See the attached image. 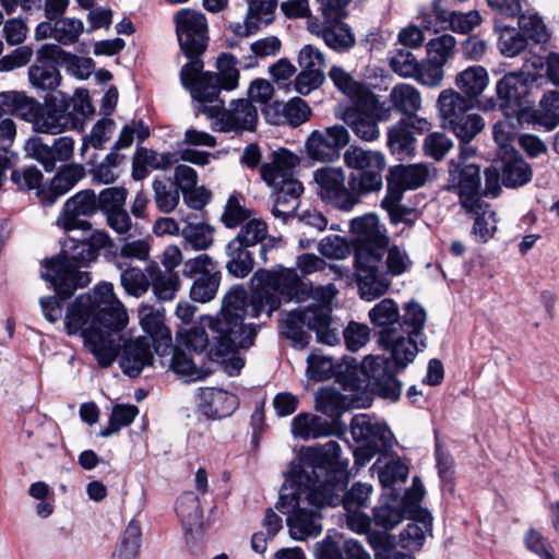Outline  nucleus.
I'll list each match as a JSON object with an SVG mask.
<instances>
[{
	"instance_id": "obj_1",
	"label": "nucleus",
	"mask_w": 559,
	"mask_h": 559,
	"mask_svg": "<svg viewBox=\"0 0 559 559\" xmlns=\"http://www.w3.org/2000/svg\"><path fill=\"white\" fill-rule=\"evenodd\" d=\"M251 282L254 290L250 299L243 286H233L223 298L222 316L204 318V324L215 340L211 349L213 355H228L238 348L252 346L258 326L243 323L245 319L255 318L264 312L270 318L282 302L297 297L301 286L296 271L282 266L258 270Z\"/></svg>"
},
{
	"instance_id": "obj_2",
	"label": "nucleus",
	"mask_w": 559,
	"mask_h": 559,
	"mask_svg": "<svg viewBox=\"0 0 559 559\" xmlns=\"http://www.w3.org/2000/svg\"><path fill=\"white\" fill-rule=\"evenodd\" d=\"M128 313L114 294L110 283L97 285L92 294L78 296L67 308L64 330L80 335L85 347L100 367H109L122 346L121 331L128 323Z\"/></svg>"
},
{
	"instance_id": "obj_3",
	"label": "nucleus",
	"mask_w": 559,
	"mask_h": 559,
	"mask_svg": "<svg viewBox=\"0 0 559 559\" xmlns=\"http://www.w3.org/2000/svg\"><path fill=\"white\" fill-rule=\"evenodd\" d=\"M237 63L234 55H219L216 61L217 72H206L189 88L192 98L198 103L199 112L216 119L219 130L224 132L252 130L258 119V110L250 100H233L230 108L226 109L225 102L219 98L222 90L234 91L238 87L240 73Z\"/></svg>"
},
{
	"instance_id": "obj_4",
	"label": "nucleus",
	"mask_w": 559,
	"mask_h": 559,
	"mask_svg": "<svg viewBox=\"0 0 559 559\" xmlns=\"http://www.w3.org/2000/svg\"><path fill=\"white\" fill-rule=\"evenodd\" d=\"M95 261L84 240L68 238L62 252L43 263L41 277L49 282L58 297L48 296L39 299L43 314L47 321L55 323L62 318L63 308L59 299L70 298L76 289L84 288L91 282L90 273L81 267Z\"/></svg>"
},
{
	"instance_id": "obj_5",
	"label": "nucleus",
	"mask_w": 559,
	"mask_h": 559,
	"mask_svg": "<svg viewBox=\"0 0 559 559\" xmlns=\"http://www.w3.org/2000/svg\"><path fill=\"white\" fill-rule=\"evenodd\" d=\"M341 487L326 486L323 489L311 487L304 483L296 484L295 479L287 477L284 483L277 510L287 515L289 535L296 540H306L317 537L322 532L321 515L308 506L316 508L338 506L341 501Z\"/></svg>"
},
{
	"instance_id": "obj_6",
	"label": "nucleus",
	"mask_w": 559,
	"mask_h": 559,
	"mask_svg": "<svg viewBox=\"0 0 559 559\" xmlns=\"http://www.w3.org/2000/svg\"><path fill=\"white\" fill-rule=\"evenodd\" d=\"M426 321L427 313L424 307L412 301L404 307L401 328L380 330L378 342L389 354L384 360L388 365H393L396 371L406 368L417 354L427 347L424 333Z\"/></svg>"
},
{
	"instance_id": "obj_7",
	"label": "nucleus",
	"mask_w": 559,
	"mask_h": 559,
	"mask_svg": "<svg viewBox=\"0 0 559 559\" xmlns=\"http://www.w3.org/2000/svg\"><path fill=\"white\" fill-rule=\"evenodd\" d=\"M174 21L181 50L191 61L182 67L180 80L186 88H190L203 72V62L199 59L207 47V22L203 13L191 9L178 11Z\"/></svg>"
},
{
	"instance_id": "obj_8",
	"label": "nucleus",
	"mask_w": 559,
	"mask_h": 559,
	"mask_svg": "<svg viewBox=\"0 0 559 559\" xmlns=\"http://www.w3.org/2000/svg\"><path fill=\"white\" fill-rule=\"evenodd\" d=\"M347 466L348 460L342 457L341 445L329 441L320 448L309 449L301 462L292 465L288 477L296 484L323 489L330 481L341 479L340 472Z\"/></svg>"
},
{
	"instance_id": "obj_9",
	"label": "nucleus",
	"mask_w": 559,
	"mask_h": 559,
	"mask_svg": "<svg viewBox=\"0 0 559 559\" xmlns=\"http://www.w3.org/2000/svg\"><path fill=\"white\" fill-rule=\"evenodd\" d=\"M328 312L329 310L324 308L290 311L282 319V333L301 348L309 344L310 331L316 332L318 342L333 345L338 342V333L328 326Z\"/></svg>"
},
{
	"instance_id": "obj_10",
	"label": "nucleus",
	"mask_w": 559,
	"mask_h": 559,
	"mask_svg": "<svg viewBox=\"0 0 559 559\" xmlns=\"http://www.w3.org/2000/svg\"><path fill=\"white\" fill-rule=\"evenodd\" d=\"M313 182L319 198L341 211H352L360 202L361 193L342 167L324 166L313 171Z\"/></svg>"
},
{
	"instance_id": "obj_11",
	"label": "nucleus",
	"mask_w": 559,
	"mask_h": 559,
	"mask_svg": "<svg viewBox=\"0 0 559 559\" xmlns=\"http://www.w3.org/2000/svg\"><path fill=\"white\" fill-rule=\"evenodd\" d=\"M343 157L344 164L349 169L359 171V174H352L350 177L352 183L356 185L361 195L377 192L382 188V174L386 165L383 153L350 145Z\"/></svg>"
},
{
	"instance_id": "obj_12",
	"label": "nucleus",
	"mask_w": 559,
	"mask_h": 559,
	"mask_svg": "<svg viewBox=\"0 0 559 559\" xmlns=\"http://www.w3.org/2000/svg\"><path fill=\"white\" fill-rule=\"evenodd\" d=\"M370 105L361 102L347 107L343 112V121L354 134L365 142H373L380 138L379 122L391 118L392 108L380 100L378 95L371 96Z\"/></svg>"
},
{
	"instance_id": "obj_13",
	"label": "nucleus",
	"mask_w": 559,
	"mask_h": 559,
	"mask_svg": "<svg viewBox=\"0 0 559 559\" xmlns=\"http://www.w3.org/2000/svg\"><path fill=\"white\" fill-rule=\"evenodd\" d=\"M382 252H373L368 248L356 250V282L360 298L371 301L382 296L390 282L382 265Z\"/></svg>"
},
{
	"instance_id": "obj_14",
	"label": "nucleus",
	"mask_w": 559,
	"mask_h": 559,
	"mask_svg": "<svg viewBox=\"0 0 559 559\" xmlns=\"http://www.w3.org/2000/svg\"><path fill=\"white\" fill-rule=\"evenodd\" d=\"M299 164V157L282 148L271 154V160L260 167L262 180L274 191L288 193L289 197H300L304 187L294 177V169Z\"/></svg>"
},
{
	"instance_id": "obj_15",
	"label": "nucleus",
	"mask_w": 559,
	"mask_h": 559,
	"mask_svg": "<svg viewBox=\"0 0 559 559\" xmlns=\"http://www.w3.org/2000/svg\"><path fill=\"white\" fill-rule=\"evenodd\" d=\"M182 274L189 278L195 277L190 289L192 300L207 302L214 299L218 290L221 275L217 263L210 255L203 253L186 261Z\"/></svg>"
},
{
	"instance_id": "obj_16",
	"label": "nucleus",
	"mask_w": 559,
	"mask_h": 559,
	"mask_svg": "<svg viewBox=\"0 0 559 559\" xmlns=\"http://www.w3.org/2000/svg\"><path fill=\"white\" fill-rule=\"evenodd\" d=\"M530 92V76L524 72H510L501 78L496 85L497 104L504 117L514 115L530 116L525 97Z\"/></svg>"
},
{
	"instance_id": "obj_17",
	"label": "nucleus",
	"mask_w": 559,
	"mask_h": 559,
	"mask_svg": "<svg viewBox=\"0 0 559 559\" xmlns=\"http://www.w3.org/2000/svg\"><path fill=\"white\" fill-rule=\"evenodd\" d=\"M98 207L96 193L90 189L81 190L64 202L56 225L66 231L91 230L92 224L85 217L96 214Z\"/></svg>"
},
{
	"instance_id": "obj_18",
	"label": "nucleus",
	"mask_w": 559,
	"mask_h": 559,
	"mask_svg": "<svg viewBox=\"0 0 559 559\" xmlns=\"http://www.w3.org/2000/svg\"><path fill=\"white\" fill-rule=\"evenodd\" d=\"M349 132L343 126L314 130L306 141V152L316 162L331 163L338 159L341 148L349 143Z\"/></svg>"
},
{
	"instance_id": "obj_19",
	"label": "nucleus",
	"mask_w": 559,
	"mask_h": 559,
	"mask_svg": "<svg viewBox=\"0 0 559 559\" xmlns=\"http://www.w3.org/2000/svg\"><path fill=\"white\" fill-rule=\"evenodd\" d=\"M449 181L456 191L464 209H475L480 199V168L476 164H466L451 159L449 163Z\"/></svg>"
},
{
	"instance_id": "obj_20",
	"label": "nucleus",
	"mask_w": 559,
	"mask_h": 559,
	"mask_svg": "<svg viewBox=\"0 0 559 559\" xmlns=\"http://www.w3.org/2000/svg\"><path fill=\"white\" fill-rule=\"evenodd\" d=\"M488 84L489 74L481 66H471L457 73L455 78L457 91L485 112L495 110L498 106L497 100L492 97L480 98Z\"/></svg>"
},
{
	"instance_id": "obj_21",
	"label": "nucleus",
	"mask_w": 559,
	"mask_h": 559,
	"mask_svg": "<svg viewBox=\"0 0 559 559\" xmlns=\"http://www.w3.org/2000/svg\"><path fill=\"white\" fill-rule=\"evenodd\" d=\"M391 365L380 356H367L361 364V371L369 379L374 391L384 399L397 401L402 393V383L392 373Z\"/></svg>"
},
{
	"instance_id": "obj_22",
	"label": "nucleus",
	"mask_w": 559,
	"mask_h": 559,
	"mask_svg": "<svg viewBox=\"0 0 559 559\" xmlns=\"http://www.w3.org/2000/svg\"><path fill=\"white\" fill-rule=\"evenodd\" d=\"M69 99L53 98L41 105L34 130L40 133L59 134L76 126V118L69 110Z\"/></svg>"
},
{
	"instance_id": "obj_23",
	"label": "nucleus",
	"mask_w": 559,
	"mask_h": 559,
	"mask_svg": "<svg viewBox=\"0 0 559 559\" xmlns=\"http://www.w3.org/2000/svg\"><path fill=\"white\" fill-rule=\"evenodd\" d=\"M308 29L324 40L333 50L338 52L348 51L356 44L355 35L350 27L343 22V19L336 21H319L308 19Z\"/></svg>"
},
{
	"instance_id": "obj_24",
	"label": "nucleus",
	"mask_w": 559,
	"mask_h": 559,
	"mask_svg": "<svg viewBox=\"0 0 559 559\" xmlns=\"http://www.w3.org/2000/svg\"><path fill=\"white\" fill-rule=\"evenodd\" d=\"M157 344L150 336H139L135 340L123 342V350L119 360L122 371L131 378L138 377L141 371L153 365V352Z\"/></svg>"
},
{
	"instance_id": "obj_25",
	"label": "nucleus",
	"mask_w": 559,
	"mask_h": 559,
	"mask_svg": "<svg viewBox=\"0 0 559 559\" xmlns=\"http://www.w3.org/2000/svg\"><path fill=\"white\" fill-rule=\"evenodd\" d=\"M85 177V169L80 164L62 166L48 187L38 190L39 201L45 206L52 205L60 197L69 192L79 181Z\"/></svg>"
},
{
	"instance_id": "obj_26",
	"label": "nucleus",
	"mask_w": 559,
	"mask_h": 559,
	"mask_svg": "<svg viewBox=\"0 0 559 559\" xmlns=\"http://www.w3.org/2000/svg\"><path fill=\"white\" fill-rule=\"evenodd\" d=\"M353 233L358 236L359 248H368L373 252H382L389 246V237L384 227L374 214H366L354 218L350 223Z\"/></svg>"
},
{
	"instance_id": "obj_27",
	"label": "nucleus",
	"mask_w": 559,
	"mask_h": 559,
	"mask_svg": "<svg viewBox=\"0 0 559 559\" xmlns=\"http://www.w3.org/2000/svg\"><path fill=\"white\" fill-rule=\"evenodd\" d=\"M276 7V0H249L243 22L233 24L230 28L236 35L248 37L273 21Z\"/></svg>"
},
{
	"instance_id": "obj_28",
	"label": "nucleus",
	"mask_w": 559,
	"mask_h": 559,
	"mask_svg": "<svg viewBox=\"0 0 559 559\" xmlns=\"http://www.w3.org/2000/svg\"><path fill=\"white\" fill-rule=\"evenodd\" d=\"M139 320L146 336L152 337L155 353L163 356L171 344L170 331L164 324V311L151 305H143L139 308Z\"/></svg>"
},
{
	"instance_id": "obj_29",
	"label": "nucleus",
	"mask_w": 559,
	"mask_h": 559,
	"mask_svg": "<svg viewBox=\"0 0 559 559\" xmlns=\"http://www.w3.org/2000/svg\"><path fill=\"white\" fill-rule=\"evenodd\" d=\"M233 239L249 248L260 245L259 255L263 263L267 262L269 249L276 247L280 241L278 238L269 235L267 224L257 217L245 222Z\"/></svg>"
},
{
	"instance_id": "obj_30",
	"label": "nucleus",
	"mask_w": 559,
	"mask_h": 559,
	"mask_svg": "<svg viewBox=\"0 0 559 559\" xmlns=\"http://www.w3.org/2000/svg\"><path fill=\"white\" fill-rule=\"evenodd\" d=\"M74 141L70 136H61L49 146L40 140L32 143V154L46 171H52L57 162H68L73 156Z\"/></svg>"
},
{
	"instance_id": "obj_31",
	"label": "nucleus",
	"mask_w": 559,
	"mask_h": 559,
	"mask_svg": "<svg viewBox=\"0 0 559 559\" xmlns=\"http://www.w3.org/2000/svg\"><path fill=\"white\" fill-rule=\"evenodd\" d=\"M199 407L209 419L229 416L238 405L235 394L224 390L207 388L201 391Z\"/></svg>"
},
{
	"instance_id": "obj_32",
	"label": "nucleus",
	"mask_w": 559,
	"mask_h": 559,
	"mask_svg": "<svg viewBox=\"0 0 559 559\" xmlns=\"http://www.w3.org/2000/svg\"><path fill=\"white\" fill-rule=\"evenodd\" d=\"M501 170V181L508 188L524 186L532 179V168L515 150H508L497 160Z\"/></svg>"
},
{
	"instance_id": "obj_33",
	"label": "nucleus",
	"mask_w": 559,
	"mask_h": 559,
	"mask_svg": "<svg viewBox=\"0 0 559 559\" xmlns=\"http://www.w3.org/2000/svg\"><path fill=\"white\" fill-rule=\"evenodd\" d=\"M174 153H157L154 150L139 146L132 158V178L143 180L148 175V168L166 170L177 162Z\"/></svg>"
},
{
	"instance_id": "obj_34",
	"label": "nucleus",
	"mask_w": 559,
	"mask_h": 559,
	"mask_svg": "<svg viewBox=\"0 0 559 559\" xmlns=\"http://www.w3.org/2000/svg\"><path fill=\"white\" fill-rule=\"evenodd\" d=\"M329 78L334 86L352 100L353 105L361 102V105L369 106L371 96L376 95L366 83L355 80L354 76L342 67H331Z\"/></svg>"
},
{
	"instance_id": "obj_35",
	"label": "nucleus",
	"mask_w": 559,
	"mask_h": 559,
	"mask_svg": "<svg viewBox=\"0 0 559 559\" xmlns=\"http://www.w3.org/2000/svg\"><path fill=\"white\" fill-rule=\"evenodd\" d=\"M437 107L443 128L476 107V104L453 88L443 90L437 99Z\"/></svg>"
},
{
	"instance_id": "obj_36",
	"label": "nucleus",
	"mask_w": 559,
	"mask_h": 559,
	"mask_svg": "<svg viewBox=\"0 0 559 559\" xmlns=\"http://www.w3.org/2000/svg\"><path fill=\"white\" fill-rule=\"evenodd\" d=\"M350 431L355 441L376 443V447H390L391 432L381 424L372 423L367 414H358L350 421Z\"/></svg>"
},
{
	"instance_id": "obj_37",
	"label": "nucleus",
	"mask_w": 559,
	"mask_h": 559,
	"mask_svg": "<svg viewBox=\"0 0 559 559\" xmlns=\"http://www.w3.org/2000/svg\"><path fill=\"white\" fill-rule=\"evenodd\" d=\"M432 531V516L426 511L417 512L400 533V545L409 550H419Z\"/></svg>"
},
{
	"instance_id": "obj_38",
	"label": "nucleus",
	"mask_w": 559,
	"mask_h": 559,
	"mask_svg": "<svg viewBox=\"0 0 559 559\" xmlns=\"http://www.w3.org/2000/svg\"><path fill=\"white\" fill-rule=\"evenodd\" d=\"M429 174V167L426 164L396 165L390 168L386 180L390 185H396L405 191L424 186Z\"/></svg>"
},
{
	"instance_id": "obj_39",
	"label": "nucleus",
	"mask_w": 559,
	"mask_h": 559,
	"mask_svg": "<svg viewBox=\"0 0 559 559\" xmlns=\"http://www.w3.org/2000/svg\"><path fill=\"white\" fill-rule=\"evenodd\" d=\"M388 147L399 158L411 156L415 151L416 139L411 130L409 121L401 119L388 129Z\"/></svg>"
},
{
	"instance_id": "obj_40",
	"label": "nucleus",
	"mask_w": 559,
	"mask_h": 559,
	"mask_svg": "<svg viewBox=\"0 0 559 559\" xmlns=\"http://www.w3.org/2000/svg\"><path fill=\"white\" fill-rule=\"evenodd\" d=\"M226 270L237 278L248 276L254 267V259L249 247L231 239L226 246Z\"/></svg>"
},
{
	"instance_id": "obj_41",
	"label": "nucleus",
	"mask_w": 559,
	"mask_h": 559,
	"mask_svg": "<svg viewBox=\"0 0 559 559\" xmlns=\"http://www.w3.org/2000/svg\"><path fill=\"white\" fill-rule=\"evenodd\" d=\"M151 280L150 286L158 300L169 301L176 296L179 289V277L177 273L164 272L156 263L146 266Z\"/></svg>"
},
{
	"instance_id": "obj_42",
	"label": "nucleus",
	"mask_w": 559,
	"mask_h": 559,
	"mask_svg": "<svg viewBox=\"0 0 559 559\" xmlns=\"http://www.w3.org/2000/svg\"><path fill=\"white\" fill-rule=\"evenodd\" d=\"M389 99L395 110L408 117H414L421 108L419 91L407 83H400L393 86L389 94Z\"/></svg>"
},
{
	"instance_id": "obj_43",
	"label": "nucleus",
	"mask_w": 559,
	"mask_h": 559,
	"mask_svg": "<svg viewBox=\"0 0 559 559\" xmlns=\"http://www.w3.org/2000/svg\"><path fill=\"white\" fill-rule=\"evenodd\" d=\"M331 430L328 420L311 414L301 413L292 423V433L305 440L328 436Z\"/></svg>"
},
{
	"instance_id": "obj_44",
	"label": "nucleus",
	"mask_w": 559,
	"mask_h": 559,
	"mask_svg": "<svg viewBox=\"0 0 559 559\" xmlns=\"http://www.w3.org/2000/svg\"><path fill=\"white\" fill-rule=\"evenodd\" d=\"M433 11L437 19L441 22L449 23V28L454 33H469L481 22L480 14L476 10L462 13L456 11H448L435 4Z\"/></svg>"
},
{
	"instance_id": "obj_45",
	"label": "nucleus",
	"mask_w": 559,
	"mask_h": 559,
	"mask_svg": "<svg viewBox=\"0 0 559 559\" xmlns=\"http://www.w3.org/2000/svg\"><path fill=\"white\" fill-rule=\"evenodd\" d=\"M168 349L173 354L170 368L176 374L186 378L187 381H198L206 377L207 373L198 367L191 352L180 346L169 347Z\"/></svg>"
},
{
	"instance_id": "obj_46",
	"label": "nucleus",
	"mask_w": 559,
	"mask_h": 559,
	"mask_svg": "<svg viewBox=\"0 0 559 559\" xmlns=\"http://www.w3.org/2000/svg\"><path fill=\"white\" fill-rule=\"evenodd\" d=\"M206 324H204V319L202 320L201 326L191 328L189 331L185 333L178 334V343L176 346H180L188 352L201 354L205 348L210 347L212 349L215 340L213 334H211L212 342L210 341V335L205 331ZM210 333H212L210 331ZM209 355L213 359L223 358L225 355L216 356L212 354V350H209Z\"/></svg>"
},
{
	"instance_id": "obj_47",
	"label": "nucleus",
	"mask_w": 559,
	"mask_h": 559,
	"mask_svg": "<svg viewBox=\"0 0 559 559\" xmlns=\"http://www.w3.org/2000/svg\"><path fill=\"white\" fill-rule=\"evenodd\" d=\"M468 213L475 215L473 233L480 241H488L497 230L496 212L491 210L490 204L481 201L475 209H465Z\"/></svg>"
},
{
	"instance_id": "obj_48",
	"label": "nucleus",
	"mask_w": 559,
	"mask_h": 559,
	"mask_svg": "<svg viewBox=\"0 0 559 559\" xmlns=\"http://www.w3.org/2000/svg\"><path fill=\"white\" fill-rule=\"evenodd\" d=\"M331 485H333V487L340 486L342 488L340 491L341 501L338 504L342 503L347 512L366 508L372 492V487L362 483L354 484L345 495H343L345 488L343 479L330 481L326 486L330 487Z\"/></svg>"
},
{
	"instance_id": "obj_49",
	"label": "nucleus",
	"mask_w": 559,
	"mask_h": 559,
	"mask_svg": "<svg viewBox=\"0 0 559 559\" xmlns=\"http://www.w3.org/2000/svg\"><path fill=\"white\" fill-rule=\"evenodd\" d=\"M369 319L374 326L381 330L399 329L402 323L397 305L392 299H383L369 311Z\"/></svg>"
},
{
	"instance_id": "obj_50",
	"label": "nucleus",
	"mask_w": 559,
	"mask_h": 559,
	"mask_svg": "<svg viewBox=\"0 0 559 559\" xmlns=\"http://www.w3.org/2000/svg\"><path fill=\"white\" fill-rule=\"evenodd\" d=\"M530 116L514 115L504 117L503 120L493 126V139L499 146L498 155H502L508 150H514L510 143L515 138L516 130L522 127L523 121H528Z\"/></svg>"
},
{
	"instance_id": "obj_51",
	"label": "nucleus",
	"mask_w": 559,
	"mask_h": 559,
	"mask_svg": "<svg viewBox=\"0 0 559 559\" xmlns=\"http://www.w3.org/2000/svg\"><path fill=\"white\" fill-rule=\"evenodd\" d=\"M28 80L37 90L52 91L60 84L61 74L52 63L40 62L29 67Z\"/></svg>"
},
{
	"instance_id": "obj_52",
	"label": "nucleus",
	"mask_w": 559,
	"mask_h": 559,
	"mask_svg": "<svg viewBox=\"0 0 559 559\" xmlns=\"http://www.w3.org/2000/svg\"><path fill=\"white\" fill-rule=\"evenodd\" d=\"M154 201L163 213L173 212L180 201V189L169 180L155 178L152 181Z\"/></svg>"
},
{
	"instance_id": "obj_53",
	"label": "nucleus",
	"mask_w": 559,
	"mask_h": 559,
	"mask_svg": "<svg viewBox=\"0 0 559 559\" xmlns=\"http://www.w3.org/2000/svg\"><path fill=\"white\" fill-rule=\"evenodd\" d=\"M141 526L132 520L123 531L112 559H136L140 548Z\"/></svg>"
},
{
	"instance_id": "obj_54",
	"label": "nucleus",
	"mask_w": 559,
	"mask_h": 559,
	"mask_svg": "<svg viewBox=\"0 0 559 559\" xmlns=\"http://www.w3.org/2000/svg\"><path fill=\"white\" fill-rule=\"evenodd\" d=\"M484 128V118L475 112H466L445 127V129L452 131L461 142H471Z\"/></svg>"
},
{
	"instance_id": "obj_55",
	"label": "nucleus",
	"mask_w": 559,
	"mask_h": 559,
	"mask_svg": "<svg viewBox=\"0 0 559 559\" xmlns=\"http://www.w3.org/2000/svg\"><path fill=\"white\" fill-rule=\"evenodd\" d=\"M296 265L304 274L320 272L333 281L340 280L344 276L342 267L337 264H328L323 259L313 253H304L299 255L297 258Z\"/></svg>"
},
{
	"instance_id": "obj_56",
	"label": "nucleus",
	"mask_w": 559,
	"mask_h": 559,
	"mask_svg": "<svg viewBox=\"0 0 559 559\" xmlns=\"http://www.w3.org/2000/svg\"><path fill=\"white\" fill-rule=\"evenodd\" d=\"M348 406L344 395L333 388H322L316 395V408L330 417L340 416Z\"/></svg>"
},
{
	"instance_id": "obj_57",
	"label": "nucleus",
	"mask_w": 559,
	"mask_h": 559,
	"mask_svg": "<svg viewBox=\"0 0 559 559\" xmlns=\"http://www.w3.org/2000/svg\"><path fill=\"white\" fill-rule=\"evenodd\" d=\"M176 512L185 526L192 528L202 519L200 500L193 491L183 492L177 500Z\"/></svg>"
},
{
	"instance_id": "obj_58",
	"label": "nucleus",
	"mask_w": 559,
	"mask_h": 559,
	"mask_svg": "<svg viewBox=\"0 0 559 559\" xmlns=\"http://www.w3.org/2000/svg\"><path fill=\"white\" fill-rule=\"evenodd\" d=\"M527 46V38L521 31L514 27H503L500 31L498 48L500 52L512 58L520 55Z\"/></svg>"
},
{
	"instance_id": "obj_59",
	"label": "nucleus",
	"mask_w": 559,
	"mask_h": 559,
	"mask_svg": "<svg viewBox=\"0 0 559 559\" xmlns=\"http://www.w3.org/2000/svg\"><path fill=\"white\" fill-rule=\"evenodd\" d=\"M536 122L547 130H552L559 124V92L546 93L540 100V110L536 116Z\"/></svg>"
},
{
	"instance_id": "obj_60",
	"label": "nucleus",
	"mask_w": 559,
	"mask_h": 559,
	"mask_svg": "<svg viewBox=\"0 0 559 559\" xmlns=\"http://www.w3.org/2000/svg\"><path fill=\"white\" fill-rule=\"evenodd\" d=\"M307 362V374L311 380L323 381L336 374L335 362L330 356L312 353Z\"/></svg>"
},
{
	"instance_id": "obj_61",
	"label": "nucleus",
	"mask_w": 559,
	"mask_h": 559,
	"mask_svg": "<svg viewBox=\"0 0 559 559\" xmlns=\"http://www.w3.org/2000/svg\"><path fill=\"white\" fill-rule=\"evenodd\" d=\"M455 46L456 40L452 35L442 34L428 41L427 57L445 66L453 56Z\"/></svg>"
},
{
	"instance_id": "obj_62",
	"label": "nucleus",
	"mask_w": 559,
	"mask_h": 559,
	"mask_svg": "<svg viewBox=\"0 0 559 559\" xmlns=\"http://www.w3.org/2000/svg\"><path fill=\"white\" fill-rule=\"evenodd\" d=\"M181 235L197 250H205L213 243V228L206 224H187Z\"/></svg>"
},
{
	"instance_id": "obj_63",
	"label": "nucleus",
	"mask_w": 559,
	"mask_h": 559,
	"mask_svg": "<svg viewBox=\"0 0 559 559\" xmlns=\"http://www.w3.org/2000/svg\"><path fill=\"white\" fill-rule=\"evenodd\" d=\"M151 280L147 272L138 267L126 269L121 273V285L132 296L140 297L150 288Z\"/></svg>"
},
{
	"instance_id": "obj_64",
	"label": "nucleus",
	"mask_w": 559,
	"mask_h": 559,
	"mask_svg": "<svg viewBox=\"0 0 559 559\" xmlns=\"http://www.w3.org/2000/svg\"><path fill=\"white\" fill-rule=\"evenodd\" d=\"M83 31V22L79 19L64 17L55 21V39L62 45L76 43Z\"/></svg>"
}]
</instances>
